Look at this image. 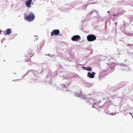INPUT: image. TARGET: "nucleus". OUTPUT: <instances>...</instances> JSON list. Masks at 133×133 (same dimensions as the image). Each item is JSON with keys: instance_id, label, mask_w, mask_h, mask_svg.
Instances as JSON below:
<instances>
[{"instance_id": "f257e3e1", "label": "nucleus", "mask_w": 133, "mask_h": 133, "mask_svg": "<svg viewBox=\"0 0 133 133\" xmlns=\"http://www.w3.org/2000/svg\"><path fill=\"white\" fill-rule=\"evenodd\" d=\"M35 17L34 14L32 12L29 13L28 15H25L24 16L25 19L29 21H31L33 20Z\"/></svg>"}, {"instance_id": "f03ea898", "label": "nucleus", "mask_w": 133, "mask_h": 133, "mask_svg": "<svg viewBox=\"0 0 133 133\" xmlns=\"http://www.w3.org/2000/svg\"><path fill=\"white\" fill-rule=\"evenodd\" d=\"M87 100V102L89 104H93L92 107H95V105L96 104V103H95V99H93L92 98H89L86 99Z\"/></svg>"}, {"instance_id": "7ed1b4c3", "label": "nucleus", "mask_w": 133, "mask_h": 133, "mask_svg": "<svg viewBox=\"0 0 133 133\" xmlns=\"http://www.w3.org/2000/svg\"><path fill=\"white\" fill-rule=\"evenodd\" d=\"M87 39L88 41H92L95 40L96 38V36L92 34H90L87 36Z\"/></svg>"}, {"instance_id": "20e7f679", "label": "nucleus", "mask_w": 133, "mask_h": 133, "mask_svg": "<svg viewBox=\"0 0 133 133\" xmlns=\"http://www.w3.org/2000/svg\"><path fill=\"white\" fill-rule=\"evenodd\" d=\"M60 31L58 29H56L52 30L51 32V36H57L59 34Z\"/></svg>"}, {"instance_id": "39448f33", "label": "nucleus", "mask_w": 133, "mask_h": 133, "mask_svg": "<svg viewBox=\"0 0 133 133\" xmlns=\"http://www.w3.org/2000/svg\"><path fill=\"white\" fill-rule=\"evenodd\" d=\"M81 37L79 36L76 35L74 36L72 38L71 40L73 41H78L81 39Z\"/></svg>"}, {"instance_id": "423d86ee", "label": "nucleus", "mask_w": 133, "mask_h": 133, "mask_svg": "<svg viewBox=\"0 0 133 133\" xmlns=\"http://www.w3.org/2000/svg\"><path fill=\"white\" fill-rule=\"evenodd\" d=\"M32 0H28L26 1L25 3L26 6L28 8H30L31 7V4Z\"/></svg>"}, {"instance_id": "0eeeda50", "label": "nucleus", "mask_w": 133, "mask_h": 133, "mask_svg": "<svg viewBox=\"0 0 133 133\" xmlns=\"http://www.w3.org/2000/svg\"><path fill=\"white\" fill-rule=\"evenodd\" d=\"M95 74V73L94 72H92L91 73L89 72L88 73L87 77L89 78H93L94 77V75Z\"/></svg>"}, {"instance_id": "6e6552de", "label": "nucleus", "mask_w": 133, "mask_h": 133, "mask_svg": "<svg viewBox=\"0 0 133 133\" xmlns=\"http://www.w3.org/2000/svg\"><path fill=\"white\" fill-rule=\"evenodd\" d=\"M80 93L79 92L78 94L77 95L80 98H81L82 99L84 98L85 97V96L83 95L82 94V92L80 90Z\"/></svg>"}, {"instance_id": "1a4fd4ad", "label": "nucleus", "mask_w": 133, "mask_h": 133, "mask_svg": "<svg viewBox=\"0 0 133 133\" xmlns=\"http://www.w3.org/2000/svg\"><path fill=\"white\" fill-rule=\"evenodd\" d=\"M120 68L122 70H127L128 68V66L124 65H121L120 66Z\"/></svg>"}, {"instance_id": "9d476101", "label": "nucleus", "mask_w": 133, "mask_h": 133, "mask_svg": "<svg viewBox=\"0 0 133 133\" xmlns=\"http://www.w3.org/2000/svg\"><path fill=\"white\" fill-rule=\"evenodd\" d=\"M11 33V31L10 29H8L6 30V33H5V35H9Z\"/></svg>"}, {"instance_id": "9b49d317", "label": "nucleus", "mask_w": 133, "mask_h": 133, "mask_svg": "<svg viewBox=\"0 0 133 133\" xmlns=\"http://www.w3.org/2000/svg\"><path fill=\"white\" fill-rule=\"evenodd\" d=\"M65 87V84L60 85L58 88V89L61 90L64 88Z\"/></svg>"}, {"instance_id": "f8f14e48", "label": "nucleus", "mask_w": 133, "mask_h": 133, "mask_svg": "<svg viewBox=\"0 0 133 133\" xmlns=\"http://www.w3.org/2000/svg\"><path fill=\"white\" fill-rule=\"evenodd\" d=\"M115 65L116 63H115L112 62L111 64L110 67L111 69H112L115 66Z\"/></svg>"}, {"instance_id": "ddd939ff", "label": "nucleus", "mask_w": 133, "mask_h": 133, "mask_svg": "<svg viewBox=\"0 0 133 133\" xmlns=\"http://www.w3.org/2000/svg\"><path fill=\"white\" fill-rule=\"evenodd\" d=\"M86 70L88 71H90L92 69L90 67H86Z\"/></svg>"}, {"instance_id": "4468645a", "label": "nucleus", "mask_w": 133, "mask_h": 133, "mask_svg": "<svg viewBox=\"0 0 133 133\" xmlns=\"http://www.w3.org/2000/svg\"><path fill=\"white\" fill-rule=\"evenodd\" d=\"M101 102V101H99V102H98V105H99V106H102V105H101V104H100V103Z\"/></svg>"}, {"instance_id": "2eb2a0df", "label": "nucleus", "mask_w": 133, "mask_h": 133, "mask_svg": "<svg viewBox=\"0 0 133 133\" xmlns=\"http://www.w3.org/2000/svg\"><path fill=\"white\" fill-rule=\"evenodd\" d=\"M65 91H69V88H66V89L65 90Z\"/></svg>"}, {"instance_id": "dca6fc26", "label": "nucleus", "mask_w": 133, "mask_h": 133, "mask_svg": "<svg viewBox=\"0 0 133 133\" xmlns=\"http://www.w3.org/2000/svg\"><path fill=\"white\" fill-rule=\"evenodd\" d=\"M82 68L83 69L86 70V68L84 66H83Z\"/></svg>"}, {"instance_id": "f3484780", "label": "nucleus", "mask_w": 133, "mask_h": 133, "mask_svg": "<svg viewBox=\"0 0 133 133\" xmlns=\"http://www.w3.org/2000/svg\"><path fill=\"white\" fill-rule=\"evenodd\" d=\"M113 16H117V15L115 14H114V15H113Z\"/></svg>"}, {"instance_id": "a211bd4d", "label": "nucleus", "mask_w": 133, "mask_h": 133, "mask_svg": "<svg viewBox=\"0 0 133 133\" xmlns=\"http://www.w3.org/2000/svg\"><path fill=\"white\" fill-rule=\"evenodd\" d=\"M29 59H27L26 60H25V61L26 62H27L28 61Z\"/></svg>"}, {"instance_id": "6ab92c4d", "label": "nucleus", "mask_w": 133, "mask_h": 133, "mask_svg": "<svg viewBox=\"0 0 133 133\" xmlns=\"http://www.w3.org/2000/svg\"><path fill=\"white\" fill-rule=\"evenodd\" d=\"M2 31L1 30H0V34H1Z\"/></svg>"}, {"instance_id": "aec40b11", "label": "nucleus", "mask_w": 133, "mask_h": 133, "mask_svg": "<svg viewBox=\"0 0 133 133\" xmlns=\"http://www.w3.org/2000/svg\"><path fill=\"white\" fill-rule=\"evenodd\" d=\"M110 114L112 115H114V114L113 113H112L111 114Z\"/></svg>"}, {"instance_id": "412c9836", "label": "nucleus", "mask_w": 133, "mask_h": 133, "mask_svg": "<svg viewBox=\"0 0 133 133\" xmlns=\"http://www.w3.org/2000/svg\"><path fill=\"white\" fill-rule=\"evenodd\" d=\"M59 35H60V36H61L62 35V34H59Z\"/></svg>"}, {"instance_id": "4be33fe9", "label": "nucleus", "mask_w": 133, "mask_h": 133, "mask_svg": "<svg viewBox=\"0 0 133 133\" xmlns=\"http://www.w3.org/2000/svg\"><path fill=\"white\" fill-rule=\"evenodd\" d=\"M109 11H108V12H107V13H109Z\"/></svg>"}, {"instance_id": "5701e85b", "label": "nucleus", "mask_w": 133, "mask_h": 133, "mask_svg": "<svg viewBox=\"0 0 133 133\" xmlns=\"http://www.w3.org/2000/svg\"><path fill=\"white\" fill-rule=\"evenodd\" d=\"M88 3H87V5H88V4H88Z\"/></svg>"}, {"instance_id": "b1692460", "label": "nucleus", "mask_w": 133, "mask_h": 133, "mask_svg": "<svg viewBox=\"0 0 133 133\" xmlns=\"http://www.w3.org/2000/svg\"><path fill=\"white\" fill-rule=\"evenodd\" d=\"M108 64L109 65V63H108Z\"/></svg>"}]
</instances>
